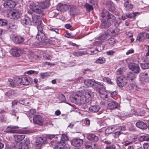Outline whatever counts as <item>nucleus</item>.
<instances>
[{
    "mask_svg": "<svg viewBox=\"0 0 149 149\" xmlns=\"http://www.w3.org/2000/svg\"><path fill=\"white\" fill-rule=\"evenodd\" d=\"M79 10L78 8L76 6H73L71 7L70 9V13L72 15H74L77 14L78 13Z\"/></svg>",
    "mask_w": 149,
    "mask_h": 149,
    "instance_id": "nucleus-33",
    "label": "nucleus"
},
{
    "mask_svg": "<svg viewBox=\"0 0 149 149\" xmlns=\"http://www.w3.org/2000/svg\"><path fill=\"white\" fill-rule=\"evenodd\" d=\"M146 39H148L147 33L142 32L138 35L136 40H138L139 41H142Z\"/></svg>",
    "mask_w": 149,
    "mask_h": 149,
    "instance_id": "nucleus-25",
    "label": "nucleus"
},
{
    "mask_svg": "<svg viewBox=\"0 0 149 149\" xmlns=\"http://www.w3.org/2000/svg\"><path fill=\"white\" fill-rule=\"evenodd\" d=\"M127 77L128 79L132 80L135 78V75L134 73L130 72L127 74Z\"/></svg>",
    "mask_w": 149,
    "mask_h": 149,
    "instance_id": "nucleus-41",
    "label": "nucleus"
},
{
    "mask_svg": "<svg viewBox=\"0 0 149 149\" xmlns=\"http://www.w3.org/2000/svg\"><path fill=\"white\" fill-rule=\"evenodd\" d=\"M13 40L15 43L20 44L23 43L25 39L23 37L19 36L15 37Z\"/></svg>",
    "mask_w": 149,
    "mask_h": 149,
    "instance_id": "nucleus-29",
    "label": "nucleus"
},
{
    "mask_svg": "<svg viewBox=\"0 0 149 149\" xmlns=\"http://www.w3.org/2000/svg\"><path fill=\"white\" fill-rule=\"evenodd\" d=\"M10 53L12 55L18 57L22 54V51L21 49L20 48H12L10 50Z\"/></svg>",
    "mask_w": 149,
    "mask_h": 149,
    "instance_id": "nucleus-7",
    "label": "nucleus"
},
{
    "mask_svg": "<svg viewBox=\"0 0 149 149\" xmlns=\"http://www.w3.org/2000/svg\"><path fill=\"white\" fill-rule=\"evenodd\" d=\"M3 1H4L3 6L6 8H13L15 6V2L12 0H3Z\"/></svg>",
    "mask_w": 149,
    "mask_h": 149,
    "instance_id": "nucleus-10",
    "label": "nucleus"
},
{
    "mask_svg": "<svg viewBox=\"0 0 149 149\" xmlns=\"http://www.w3.org/2000/svg\"><path fill=\"white\" fill-rule=\"evenodd\" d=\"M100 16L103 19H106L109 18L111 19H113V18L115 17L113 14L110 13L108 11L104 10L100 14Z\"/></svg>",
    "mask_w": 149,
    "mask_h": 149,
    "instance_id": "nucleus-12",
    "label": "nucleus"
},
{
    "mask_svg": "<svg viewBox=\"0 0 149 149\" xmlns=\"http://www.w3.org/2000/svg\"><path fill=\"white\" fill-rule=\"evenodd\" d=\"M105 61V59L103 57H100L96 61V63H103Z\"/></svg>",
    "mask_w": 149,
    "mask_h": 149,
    "instance_id": "nucleus-43",
    "label": "nucleus"
},
{
    "mask_svg": "<svg viewBox=\"0 0 149 149\" xmlns=\"http://www.w3.org/2000/svg\"><path fill=\"white\" fill-rule=\"evenodd\" d=\"M58 98L61 102H64L65 100V97L63 94H60L59 95Z\"/></svg>",
    "mask_w": 149,
    "mask_h": 149,
    "instance_id": "nucleus-49",
    "label": "nucleus"
},
{
    "mask_svg": "<svg viewBox=\"0 0 149 149\" xmlns=\"http://www.w3.org/2000/svg\"><path fill=\"white\" fill-rule=\"evenodd\" d=\"M100 109V106L98 105L91 106L89 108V110L91 112L96 113L99 111Z\"/></svg>",
    "mask_w": 149,
    "mask_h": 149,
    "instance_id": "nucleus-24",
    "label": "nucleus"
},
{
    "mask_svg": "<svg viewBox=\"0 0 149 149\" xmlns=\"http://www.w3.org/2000/svg\"><path fill=\"white\" fill-rule=\"evenodd\" d=\"M115 127V126H114L113 127H110L106 129L105 131V133L108 134L111 133L114 131V130H116Z\"/></svg>",
    "mask_w": 149,
    "mask_h": 149,
    "instance_id": "nucleus-39",
    "label": "nucleus"
},
{
    "mask_svg": "<svg viewBox=\"0 0 149 149\" xmlns=\"http://www.w3.org/2000/svg\"><path fill=\"white\" fill-rule=\"evenodd\" d=\"M22 24L25 27L31 25V21L28 17H25L24 18H22L21 20Z\"/></svg>",
    "mask_w": 149,
    "mask_h": 149,
    "instance_id": "nucleus-21",
    "label": "nucleus"
},
{
    "mask_svg": "<svg viewBox=\"0 0 149 149\" xmlns=\"http://www.w3.org/2000/svg\"><path fill=\"white\" fill-rule=\"evenodd\" d=\"M122 133L120 131L116 132L113 134V136L115 138H117Z\"/></svg>",
    "mask_w": 149,
    "mask_h": 149,
    "instance_id": "nucleus-56",
    "label": "nucleus"
},
{
    "mask_svg": "<svg viewBox=\"0 0 149 149\" xmlns=\"http://www.w3.org/2000/svg\"><path fill=\"white\" fill-rule=\"evenodd\" d=\"M6 55V52L5 50L2 48L0 47V57L3 58Z\"/></svg>",
    "mask_w": 149,
    "mask_h": 149,
    "instance_id": "nucleus-45",
    "label": "nucleus"
},
{
    "mask_svg": "<svg viewBox=\"0 0 149 149\" xmlns=\"http://www.w3.org/2000/svg\"><path fill=\"white\" fill-rule=\"evenodd\" d=\"M116 19L115 17L113 18V19H111L109 18L106 19H103L102 21L101 25L100 26L101 29L108 28L111 26L112 23Z\"/></svg>",
    "mask_w": 149,
    "mask_h": 149,
    "instance_id": "nucleus-4",
    "label": "nucleus"
},
{
    "mask_svg": "<svg viewBox=\"0 0 149 149\" xmlns=\"http://www.w3.org/2000/svg\"><path fill=\"white\" fill-rule=\"evenodd\" d=\"M37 25L38 32L36 38L39 41L42 42H45V40L47 39V38L45 36V34L43 31L42 25L41 23Z\"/></svg>",
    "mask_w": 149,
    "mask_h": 149,
    "instance_id": "nucleus-2",
    "label": "nucleus"
},
{
    "mask_svg": "<svg viewBox=\"0 0 149 149\" xmlns=\"http://www.w3.org/2000/svg\"><path fill=\"white\" fill-rule=\"evenodd\" d=\"M49 0H46L44 1L38 3V5L40 6L41 8L44 9L47 8L49 6Z\"/></svg>",
    "mask_w": 149,
    "mask_h": 149,
    "instance_id": "nucleus-26",
    "label": "nucleus"
},
{
    "mask_svg": "<svg viewBox=\"0 0 149 149\" xmlns=\"http://www.w3.org/2000/svg\"><path fill=\"white\" fill-rule=\"evenodd\" d=\"M55 136L54 134H48L46 136L49 139H52L54 138Z\"/></svg>",
    "mask_w": 149,
    "mask_h": 149,
    "instance_id": "nucleus-63",
    "label": "nucleus"
},
{
    "mask_svg": "<svg viewBox=\"0 0 149 149\" xmlns=\"http://www.w3.org/2000/svg\"><path fill=\"white\" fill-rule=\"evenodd\" d=\"M116 146L114 145H112L107 146L106 149H115Z\"/></svg>",
    "mask_w": 149,
    "mask_h": 149,
    "instance_id": "nucleus-58",
    "label": "nucleus"
},
{
    "mask_svg": "<svg viewBox=\"0 0 149 149\" xmlns=\"http://www.w3.org/2000/svg\"><path fill=\"white\" fill-rule=\"evenodd\" d=\"M54 149H67L65 146V144L63 142H57L54 146Z\"/></svg>",
    "mask_w": 149,
    "mask_h": 149,
    "instance_id": "nucleus-22",
    "label": "nucleus"
},
{
    "mask_svg": "<svg viewBox=\"0 0 149 149\" xmlns=\"http://www.w3.org/2000/svg\"><path fill=\"white\" fill-rule=\"evenodd\" d=\"M43 57L46 59L50 60L52 57L49 53H45L43 54Z\"/></svg>",
    "mask_w": 149,
    "mask_h": 149,
    "instance_id": "nucleus-51",
    "label": "nucleus"
},
{
    "mask_svg": "<svg viewBox=\"0 0 149 149\" xmlns=\"http://www.w3.org/2000/svg\"><path fill=\"white\" fill-rule=\"evenodd\" d=\"M129 67L130 69L134 72V73H138L140 70L138 64H130L129 65Z\"/></svg>",
    "mask_w": 149,
    "mask_h": 149,
    "instance_id": "nucleus-14",
    "label": "nucleus"
},
{
    "mask_svg": "<svg viewBox=\"0 0 149 149\" xmlns=\"http://www.w3.org/2000/svg\"><path fill=\"white\" fill-rule=\"evenodd\" d=\"M15 86L16 85H22V77L20 78H16L14 79Z\"/></svg>",
    "mask_w": 149,
    "mask_h": 149,
    "instance_id": "nucleus-35",
    "label": "nucleus"
},
{
    "mask_svg": "<svg viewBox=\"0 0 149 149\" xmlns=\"http://www.w3.org/2000/svg\"><path fill=\"white\" fill-rule=\"evenodd\" d=\"M106 6L109 10H112L114 8V4L111 1H107L106 3Z\"/></svg>",
    "mask_w": 149,
    "mask_h": 149,
    "instance_id": "nucleus-36",
    "label": "nucleus"
},
{
    "mask_svg": "<svg viewBox=\"0 0 149 149\" xmlns=\"http://www.w3.org/2000/svg\"><path fill=\"white\" fill-rule=\"evenodd\" d=\"M84 83L87 86L93 88L95 85V80L94 79H86L84 81Z\"/></svg>",
    "mask_w": 149,
    "mask_h": 149,
    "instance_id": "nucleus-23",
    "label": "nucleus"
},
{
    "mask_svg": "<svg viewBox=\"0 0 149 149\" xmlns=\"http://www.w3.org/2000/svg\"><path fill=\"white\" fill-rule=\"evenodd\" d=\"M49 75V73L48 72L45 73H41L40 77L42 79H45Z\"/></svg>",
    "mask_w": 149,
    "mask_h": 149,
    "instance_id": "nucleus-47",
    "label": "nucleus"
},
{
    "mask_svg": "<svg viewBox=\"0 0 149 149\" xmlns=\"http://www.w3.org/2000/svg\"><path fill=\"white\" fill-rule=\"evenodd\" d=\"M49 14L50 17L53 18L59 15V13L54 11H52L50 12Z\"/></svg>",
    "mask_w": 149,
    "mask_h": 149,
    "instance_id": "nucleus-48",
    "label": "nucleus"
},
{
    "mask_svg": "<svg viewBox=\"0 0 149 149\" xmlns=\"http://www.w3.org/2000/svg\"><path fill=\"white\" fill-rule=\"evenodd\" d=\"M71 143L74 146L79 147L83 144V141L80 139L75 138L72 140Z\"/></svg>",
    "mask_w": 149,
    "mask_h": 149,
    "instance_id": "nucleus-15",
    "label": "nucleus"
},
{
    "mask_svg": "<svg viewBox=\"0 0 149 149\" xmlns=\"http://www.w3.org/2000/svg\"><path fill=\"white\" fill-rule=\"evenodd\" d=\"M93 88L97 92H98L100 94L104 95L105 97H106V96H107V93L104 86H100L95 85V86L93 87Z\"/></svg>",
    "mask_w": 149,
    "mask_h": 149,
    "instance_id": "nucleus-9",
    "label": "nucleus"
},
{
    "mask_svg": "<svg viewBox=\"0 0 149 149\" xmlns=\"http://www.w3.org/2000/svg\"><path fill=\"white\" fill-rule=\"evenodd\" d=\"M115 53V52L112 50H109L106 52V54L108 55L113 56Z\"/></svg>",
    "mask_w": 149,
    "mask_h": 149,
    "instance_id": "nucleus-60",
    "label": "nucleus"
},
{
    "mask_svg": "<svg viewBox=\"0 0 149 149\" xmlns=\"http://www.w3.org/2000/svg\"><path fill=\"white\" fill-rule=\"evenodd\" d=\"M73 55L77 56H82L84 54V53L82 52H76L73 53Z\"/></svg>",
    "mask_w": 149,
    "mask_h": 149,
    "instance_id": "nucleus-52",
    "label": "nucleus"
},
{
    "mask_svg": "<svg viewBox=\"0 0 149 149\" xmlns=\"http://www.w3.org/2000/svg\"><path fill=\"white\" fill-rule=\"evenodd\" d=\"M27 73L28 74H31L35 73V74H37L38 73V72L37 71H35L33 70H31L28 71L27 72Z\"/></svg>",
    "mask_w": 149,
    "mask_h": 149,
    "instance_id": "nucleus-62",
    "label": "nucleus"
},
{
    "mask_svg": "<svg viewBox=\"0 0 149 149\" xmlns=\"http://www.w3.org/2000/svg\"><path fill=\"white\" fill-rule=\"evenodd\" d=\"M30 8L35 13L39 14H43L42 9L40 6L38 4L36 3H33L30 6Z\"/></svg>",
    "mask_w": 149,
    "mask_h": 149,
    "instance_id": "nucleus-6",
    "label": "nucleus"
},
{
    "mask_svg": "<svg viewBox=\"0 0 149 149\" xmlns=\"http://www.w3.org/2000/svg\"><path fill=\"white\" fill-rule=\"evenodd\" d=\"M22 85H27L32 83L33 79L29 77H22Z\"/></svg>",
    "mask_w": 149,
    "mask_h": 149,
    "instance_id": "nucleus-17",
    "label": "nucleus"
},
{
    "mask_svg": "<svg viewBox=\"0 0 149 149\" xmlns=\"http://www.w3.org/2000/svg\"><path fill=\"white\" fill-rule=\"evenodd\" d=\"M133 141L134 142V141H127L124 142L123 143V144L124 146H128L129 145L132 144V143Z\"/></svg>",
    "mask_w": 149,
    "mask_h": 149,
    "instance_id": "nucleus-57",
    "label": "nucleus"
},
{
    "mask_svg": "<svg viewBox=\"0 0 149 149\" xmlns=\"http://www.w3.org/2000/svg\"><path fill=\"white\" fill-rule=\"evenodd\" d=\"M25 137L24 134H19L15 135L14 136L15 140L17 142H19L23 140Z\"/></svg>",
    "mask_w": 149,
    "mask_h": 149,
    "instance_id": "nucleus-31",
    "label": "nucleus"
},
{
    "mask_svg": "<svg viewBox=\"0 0 149 149\" xmlns=\"http://www.w3.org/2000/svg\"><path fill=\"white\" fill-rule=\"evenodd\" d=\"M116 82L118 86L120 87L125 86L127 82L126 78L123 76L117 77Z\"/></svg>",
    "mask_w": 149,
    "mask_h": 149,
    "instance_id": "nucleus-5",
    "label": "nucleus"
},
{
    "mask_svg": "<svg viewBox=\"0 0 149 149\" xmlns=\"http://www.w3.org/2000/svg\"><path fill=\"white\" fill-rule=\"evenodd\" d=\"M8 83L10 84L12 87L15 86L14 80H13L11 79H8Z\"/></svg>",
    "mask_w": 149,
    "mask_h": 149,
    "instance_id": "nucleus-53",
    "label": "nucleus"
},
{
    "mask_svg": "<svg viewBox=\"0 0 149 149\" xmlns=\"http://www.w3.org/2000/svg\"><path fill=\"white\" fill-rule=\"evenodd\" d=\"M5 95L7 96L10 97L13 95H15L14 91L13 90H10L5 93Z\"/></svg>",
    "mask_w": 149,
    "mask_h": 149,
    "instance_id": "nucleus-44",
    "label": "nucleus"
},
{
    "mask_svg": "<svg viewBox=\"0 0 149 149\" xmlns=\"http://www.w3.org/2000/svg\"><path fill=\"white\" fill-rule=\"evenodd\" d=\"M16 26L15 24H11L9 26V28L11 29H13L16 28Z\"/></svg>",
    "mask_w": 149,
    "mask_h": 149,
    "instance_id": "nucleus-64",
    "label": "nucleus"
},
{
    "mask_svg": "<svg viewBox=\"0 0 149 149\" xmlns=\"http://www.w3.org/2000/svg\"><path fill=\"white\" fill-rule=\"evenodd\" d=\"M40 52L39 53L40 54L39 55H35L31 52H29L28 54V56L29 59L32 60L34 58L36 59L37 58H40L42 57L43 53L42 51H40Z\"/></svg>",
    "mask_w": 149,
    "mask_h": 149,
    "instance_id": "nucleus-18",
    "label": "nucleus"
},
{
    "mask_svg": "<svg viewBox=\"0 0 149 149\" xmlns=\"http://www.w3.org/2000/svg\"><path fill=\"white\" fill-rule=\"evenodd\" d=\"M118 104L114 101H112L110 102L108 104V109L111 110L116 108L118 107Z\"/></svg>",
    "mask_w": 149,
    "mask_h": 149,
    "instance_id": "nucleus-30",
    "label": "nucleus"
},
{
    "mask_svg": "<svg viewBox=\"0 0 149 149\" xmlns=\"http://www.w3.org/2000/svg\"><path fill=\"white\" fill-rule=\"evenodd\" d=\"M138 14V13L135 12L132 13H128L126 14L128 18H131L135 17Z\"/></svg>",
    "mask_w": 149,
    "mask_h": 149,
    "instance_id": "nucleus-46",
    "label": "nucleus"
},
{
    "mask_svg": "<svg viewBox=\"0 0 149 149\" xmlns=\"http://www.w3.org/2000/svg\"><path fill=\"white\" fill-rule=\"evenodd\" d=\"M32 22L35 25H38L41 24L42 23L41 19L39 16L36 15H33L32 16Z\"/></svg>",
    "mask_w": 149,
    "mask_h": 149,
    "instance_id": "nucleus-19",
    "label": "nucleus"
},
{
    "mask_svg": "<svg viewBox=\"0 0 149 149\" xmlns=\"http://www.w3.org/2000/svg\"><path fill=\"white\" fill-rule=\"evenodd\" d=\"M21 13L18 10L13 9L11 12L9 17L11 19H17L20 17Z\"/></svg>",
    "mask_w": 149,
    "mask_h": 149,
    "instance_id": "nucleus-8",
    "label": "nucleus"
},
{
    "mask_svg": "<svg viewBox=\"0 0 149 149\" xmlns=\"http://www.w3.org/2000/svg\"><path fill=\"white\" fill-rule=\"evenodd\" d=\"M114 21V26L116 28L114 30H110L109 31L111 34L115 35L118 34L120 31L123 29V28L122 26L123 24L120 18L115 19Z\"/></svg>",
    "mask_w": 149,
    "mask_h": 149,
    "instance_id": "nucleus-3",
    "label": "nucleus"
},
{
    "mask_svg": "<svg viewBox=\"0 0 149 149\" xmlns=\"http://www.w3.org/2000/svg\"><path fill=\"white\" fill-rule=\"evenodd\" d=\"M46 140L47 138L45 137L39 138L36 141L37 143L36 145V149H41L42 144L44 143Z\"/></svg>",
    "mask_w": 149,
    "mask_h": 149,
    "instance_id": "nucleus-13",
    "label": "nucleus"
},
{
    "mask_svg": "<svg viewBox=\"0 0 149 149\" xmlns=\"http://www.w3.org/2000/svg\"><path fill=\"white\" fill-rule=\"evenodd\" d=\"M144 149H149V143H145L143 145Z\"/></svg>",
    "mask_w": 149,
    "mask_h": 149,
    "instance_id": "nucleus-61",
    "label": "nucleus"
},
{
    "mask_svg": "<svg viewBox=\"0 0 149 149\" xmlns=\"http://www.w3.org/2000/svg\"><path fill=\"white\" fill-rule=\"evenodd\" d=\"M141 66L143 69H148L149 68V62L141 64Z\"/></svg>",
    "mask_w": 149,
    "mask_h": 149,
    "instance_id": "nucleus-40",
    "label": "nucleus"
},
{
    "mask_svg": "<svg viewBox=\"0 0 149 149\" xmlns=\"http://www.w3.org/2000/svg\"><path fill=\"white\" fill-rule=\"evenodd\" d=\"M93 97V93L90 91H87L84 95L79 96L76 95L74 96L70 97V99L72 102L77 104L79 103L84 104L88 102Z\"/></svg>",
    "mask_w": 149,
    "mask_h": 149,
    "instance_id": "nucleus-1",
    "label": "nucleus"
},
{
    "mask_svg": "<svg viewBox=\"0 0 149 149\" xmlns=\"http://www.w3.org/2000/svg\"><path fill=\"white\" fill-rule=\"evenodd\" d=\"M143 83L145 84L149 82V77H143L142 79Z\"/></svg>",
    "mask_w": 149,
    "mask_h": 149,
    "instance_id": "nucleus-55",
    "label": "nucleus"
},
{
    "mask_svg": "<svg viewBox=\"0 0 149 149\" xmlns=\"http://www.w3.org/2000/svg\"><path fill=\"white\" fill-rule=\"evenodd\" d=\"M33 121L34 123L42 125L43 124L44 119L40 115H36L33 118Z\"/></svg>",
    "mask_w": 149,
    "mask_h": 149,
    "instance_id": "nucleus-11",
    "label": "nucleus"
},
{
    "mask_svg": "<svg viewBox=\"0 0 149 149\" xmlns=\"http://www.w3.org/2000/svg\"><path fill=\"white\" fill-rule=\"evenodd\" d=\"M136 126L138 128L142 129L145 130L147 127L146 124L144 122L139 121L136 123Z\"/></svg>",
    "mask_w": 149,
    "mask_h": 149,
    "instance_id": "nucleus-27",
    "label": "nucleus"
},
{
    "mask_svg": "<svg viewBox=\"0 0 149 149\" xmlns=\"http://www.w3.org/2000/svg\"><path fill=\"white\" fill-rule=\"evenodd\" d=\"M124 6L128 10H131L133 8V6L131 4L130 0H124Z\"/></svg>",
    "mask_w": 149,
    "mask_h": 149,
    "instance_id": "nucleus-28",
    "label": "nucleus"
},
{
    "mask_svg": "<svg viewBox=\"0 0 149 149\" xmlns=\"http://www.w3.org/2000/svg\"><path fill=\"white\" fill-rule=\"evenodd\" d=\"M84 7L86 8V10L88 12H90L93 9V6L88 3H86L84 5Z\"/></svg>",
    "mask_w": 149,
    "mask_h": 149,
    "instance_id": "nucleus-34",
    "label": "nucleus"
},
{
    "mask_svg": "<svg viewBox=\"0 0 149 149\" xmlns=\"http://www.w3.org/2000/svg\"><path fill=\"white\" fill-rule=\"evenodd\" d=\"M103 80L104 81L107 82L108 83L113 84V83L111 81L110 79L107 77H104L103 78Z\"/></svg>",
    "mask_w": 149,
    "mask_h": 149,
    "instance_id": "nucleus-54",
    "label": "nucleus"
},
{
    "mask_svg": "<svg viewBox=\"0 0 149 149\" xmlns=\"http://www.w3.org/2000/svg\"><path fill=\"white\" fill-rule=\"evenodd\" d=\"M8 23V21L3 19H0V26L7 25Z\"/></svg>",
    "mask_w": 149,
    "mask_h": 149,
    "instance_id": "nucleus-42",
    "label": "nucleus"
},
{
    "mask_svg": "<svg viewBox=\"0 0 149 149\" xmlns=\"http://www.w3.org/2000/svg\"><path fill=\"white\" fill-rule=\"evenodd\" d=\"M61 141H56V143L57 142H63L64 143V141H67L68 140V138L67 136L65 134H63L62 135L61 138Z\"/></svg>",
    "mask_w": 149,
    "mask_h": 149,
    "instance_id": "nucleus-38",
    "label": "nucleus"
},
{
    "mask_svg": "<svg viewBox=\"0 0 149 149\" xmlns=\"http://www.w3.org/2000/svg\"><path fill=\"white\" fill-rule=\"evenodd\" d=\"M69 7V6L66 4L59 3L57 6L56 9L58 11L65 12L66 11Z\"/></svg>",
    "mask_w": 149,
    "mask_h": 149,
    "instance_id": "nucleus-16",
    "label": "nucleus"
},
{
    "mask_svg": "<svg viewBox=\"0 0 149 149\" xmlns=\"http://www.w3.org/2000/svg\"><path fill=\"white\" fill-rule=\"evenodd\" d=\"M95 85L100 86H104V84L100 82L95 80Z\"/></svg>",
    "mask_w": 149,
    "mask_h": 149,
    "instance_id": "nucleus-59",
    "label": "nucleus"
},
{
    "mask_svg": "<svg viewBox=\"0 0 149 149\" xmlns=\"http://www.w3.org/2000/svg\"><path fill=\"white\" fill-rule=\"evenodd\" d=\"M110 33L109 32L105 33L102 34L99 37V39L101 40H103L106 39L108 36H109Z\"/></svg>",
    "mask_w": 149,
    "mask_h": 149,
    "instance_id": "nucleus-37",
    "label": "nucleus"
},
{
    "mask_svg": "<svg viewBox=\"0 0 149 149\" xmlns=\"http://www.w3.org/2000/svg\"><path fill=\"white\" fill-rule=\"evenodd\" d=\"M87 139L89 140L94 142L98 141V138L95 134H86Z\"/></svg>",
    "mask_w": 149,
    "mask_h": 149,
    "instance_id": "nucleus-20",
    "label": "nucleus"
},
{
    "mask_svg": "<svg viewBox=\"0 0 149 149\" xmlns=\"http://www.w3.org/2000/svg\"><path fill=\"white\" fill-rule=\"evenodd\" d=\"M36 113V111L34 109H31L29 111V116L32 117Z\"/></svg>",
    "mask_w": 149,
    "mask_h": 149,
    "instance_id": "nucleus-50",
    "label": "nucleus"
},
{
    "mask_svg": "<svg viewBox=\"0 0 149 149\" xmlns=\"http://www.w3.org/2000/svg\"><path fill=\"white\" fill-rule=\"evenodd\" d=\"M101 45H99L97 46L96 49H91L90 50V52H91V54H95L98 53L99 52H100L103 49V48L102 49L100 48Z\"/></svg>",
    "mask_w": 149,
    "mask_h": 149,
    "instance_id": "nucleus-32",
    "label": "nucleus"
}]
</instances>
